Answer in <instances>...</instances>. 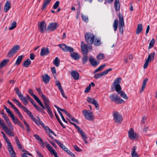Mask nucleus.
<instances>
[{"label":"nucleus","mask_w":157,"mask_h":157,"mask_svg":"<svg viewBox=\"0 0 157 157\" xmlns=\"http://www.w3.org/2000/svg\"><path fill=\"white\" fill-rule=\"evenodd\" d=\"M89 61L90 64L94 67L98 65L99 63V62H97L96 60L91 56L90 57Z\"/></svg>","instance_id":"obj_17"},{"label":"nucleus","mask_w":157,"mask_h":157,"mask_svg":"<svg viewBox=\"0 0 157 157\" xmlns=\"http://www.w3.org/2000/svg\"><path fill=\"white\" fill-rule=\"evenodd\" d=\"M59 26L58 24L56 22H52L49 23L47 29L50 31H54Z\"/></svg>","instance_id":"obj_13"},{"label":"nucleus","mask_w":157,"mask_h":157,"mask_svg":"<svg viewBox=\"0 0 157 157\" xmlns=\"http://www.w3.org/2000/svg\"><path fill=\"white\" fill-rule=\"evenodd\" d=\"M68 117L72 121L75 122L78 124H79V122L78 121V120L74 118L71 115V116H69Z\"/></svg>","instance_id":"obj_51"},{"label":"nucleus","mask_w":157,"mask_h":157,"mask_svg":"<svg viewBox=\"0 0 157 157\" xmlns=\"http://www.w3.org/2000/svg\"><path fill=\"white\" fill-rule=\"evenodd\" d=\"M42 98L44 101V104L45 108L46 109L50 107L49 106V101L48 98H47L45 96H43Z\"/></svg>","instance_id":"obj_18"},{"label":"nucleus","mask_w":157,"mask_h":157,"mask_svg":"<svg viewBox=\"0 0 157 157\" xmlns=\"http://www.w3.org/2000/svg\"><path fill=\"white\" fill-rule=\"evenodd\" d=\"M59 46L62 50L65 52H72L74 51L73 48L64 44H59Z\"/></svg>","instance_id":"obj_8"},{"label":"nucleus","mask_w":157,"mask_h":157,"mask_svg":"<svg viewBox=\"0 0 157 157\" xmlns=\"http://www.w3.org/2000/svg\"><path fill=\"white\" fill-rule=\"evenodd\" d=\"M55 141L59 146V147L61 148L63 150H64L66 152L68 150V148L66 147L63 144L61 143V142L56 139H54Z\"/></svg>","instance_id":"obj_19"},{"label":"nucleus","mask_w":157,"mask_h":157,"mask_svg":"<svg viewBox=\"0 0 157 157\" xmlns=\"http://www.w3.org/2000/svg\"><path fill=\"white\" fill-rule=\"evenodd\" d=\"M114 8L116 11H118L120 10L119 0H115L114 2Z\"/></svg>","instance_id":"obj_22"},{"label":"nucleus","mask_w":157,"mask_h":157,"mask_svg":"<svg viewBox=\"0 0 157 157\" xmlns=\"http://www.w3.org/2000/svg\"><path fill=\"white\" fill-rule=\"evenodd\" d=\"M94 45L95 46H98L101 44V40L99 38H96L95 39L94 43Z\"/></svg>","instance_id":"obj_41"},{"label":"nucleus","mask_w":157,"mask_h":157,"mask_svg":"<svg viewBox=\"0 0 157 157\" xmlns=\"http://www.w3.org/2000/svg\"><path fill=\"white\" fill-rule=\"evenodd\" d=\"M34 106L37 110V111H39L43 113H45V112L44 110V109H45V107L44 105V108H43L42 107V108H40L38 105L36 104L34 105Z\"/></svg>","instance_id":"obj_31"},{"label":"nucleus","mask_w":157,"mask_h":157,"mask_svg":"<svg viewBox=\"0 0 157 157\" xmlns=\"http://www.w3.org/2000/svg\"><path fill=\"white\" fill-rule=\"evenodd\" d=\"M91 89L90 85L87 87L85 89L84 92L85 93H88L90 90Z\"/></svg>","instance_id":"obj_61"},{"label":"nucleus","mask_w":157,"mask_h":157,"mask_svg":"<svg viewBox=\"0 0 157 157\" xmlns=\"http://www.w3.org/2000/svg\"><path fill=\"white\" fill-rule=\"evenodd\" d=\"M23 152H24L23 153L25 154V155H30L31 156H33V155L31 153H29V152L27 151L26 150L23 149L22 150Z\"/></svg>","instance_id":"obj_62"},{"label":"nucleus","mask_w":157,"mask_h":157,"mask_svg":"<svg viewBox=\"0 0 157 157\" xmlns=\"http://www.w3.org/2000/svg\"><path fill=\"white\" fill-rule=\"evenodd\" d=\"M148 78H145L143 81V82L142 86L141 88L140 91V93H141L144 90V89L145 88L146 86V84L147 82L148 81Z\"/></svg>","instance_id":"obj_29"},{"label":"nucleus","mask_w":157,"mask_h":157,"mask_svg":"<svg viewBox=\"0 0 157 157\" xmlns=\"http://www.w3.org/2000/svg\"><path fill=\"white\" fill-rule=\"evenodd\" d=\"M105 56L103 54L101 53L99 54L97 57V58L98 60H101L103 59L104 57Z\"/></svg>","instance_id":"obj_53"},{"label":"nucleus","mask_w":157,"mask_h":157,"mask_svg":"<svg viewBox=\"0 0 157 157\" xmlns=\"http://www.w3.org/2000/svg\"><path fill=\"white\" fill-rule=\"evenodd\" d=\"M118 20L117 19L115 20L113 24V27L114 31H116L117 29V26L118 25Z\"/></svg>","instance_id":"obj_37"},{"label":"nucleus","mask_w":157,"mask_h":157,"mask_svg":"<svg viewBox=\"0 0 157 157\" xmlns=\"http://www.w3.org/2000/svg\"><path fill=\"white\" fill-rule=\"evenodd\" d=\"M23 122L28 132H29L30 131V129L29 124L25 120H24Z\"/></svg>","instance_id":"obj_58"},{"label":"nucleus","mask_w":157,"mask_h":157,"mask_svg":"<svg viewBox=\"0 0 157 157\" xmlns=\"http://www.w3.org/2000/svg\"><path fill=\"white\" fill-rule=\"evenodd\" d=\"M20 48V47L19 45H16L13 47L11 49V50L8 52V57H12L15 53Z\"/></svg>","instance_id":"obj_12"},{"label":"nucleus","mask_w":157,"mask_h":157,"mask_svg":"<svg viewBox=\"0 0 157 157\" xmlns=\"http://www.w3.org/2000/svg\"><path fill=\"white\" fill-rule=\"evenodd\" d=\"M49 53L50 52L48 48L44 47L41 49L40 55L41 56H44L48 55Z\"/></svg>","instance_id":"obj_16"},{"label":"nucleus","mask_w":157,"mask_h":157,"mask_svg":"<svg viewBox=\"0 0 157 157\" xmlns=\"http://www.w3.org/2000/svg\"><path fill=\"white\" fill-rule=\"evenodd\" d=\"M136 147L134 146L132 148L131 152V155L132 157H138V155L136 151Z\"/></svg>","instance_id":"obj_24"},{"label":"nucleus","mask_w":157,"mask_h":157,"mask_svg":"<svg viewBox=\"0 0 157 157\" xmlns=\"http://www.w3.org/2000/svg\"><path fill=\"white\" fill-rule=\"evenodd\" d=\"M109 98L111 101L118 104H121L125 102L124 100L121 99L120 97H118L117 95L115 94L110 95Z\"/></svg>","instance_id":"obj_3"},{"label":"nucleus","mask_w":157,"mask_h":157,"mask_svg":"<svg viewBox=\"0 0 157 157\" xmlns=\"http://www.w3.org/2000/svg\"><path fill=\"white\" fill-rule=\"evenodd\" d=\"M10 3L8 1H7L5 3L4 11L5 12H7L10 8Z\"/></svg>","instance_id":"obj_21"},{"label":"nucleus","mask_w":157,"mask_h":157,"mask_svg":"<svg viewBox=\"0 0 157 157\" xmlns=\"http://www.w3.org/2000/svg\"><path fill=\"white\" fill-rule=\"evenodd\" d=\"M0 126H2V128H6V126L4 121L0 117Z\"/></svg>","instance_id":"obj_48"},{"label":"nucleus","mask_w":157,"mask_h":157,"mask_svg":"<svg viewBox=\"0 0 157 157\" xmlns=\"http://www.w3.org/2000/svg\"><path fill=\"white\" fill-rule=\"evenodd\" d=\"M23 110L29 116L32 114V113L26 107L24 108Z\"/></svg>","instance_id":"obj_55"},{"label":"nucleus","mask_w":157,"mask_h":157,"mask_svg":"<svg viewBox=\"0 0 157 157\" xmlns=\"http://www.w3.org/2000/svg\"><path fill=\"white\" fill-rule=\"evenodd\" d=\"M14 90L19 98H21V97H22L23 95L21 94V92L20 91V90H19L18 88L17 87L15 88Z\"/></svg>","instance_id":"obj_36"},{"label":"nucleus","mask_w":157,"mask_h":157,"mask_svg":"<svg viewBox=\"0 0 157 157\" xmlns=\"http://www.w3.org/2000/svg\"><path fill=\"white\" fill-rule=\"evenodd\" d=\"M6 110L7 113L10 116V117L14 115L13 113L8 108H7L6 109Z\"/></svg>","instance_id":"obj_56"},{"label":"nucleus","mask_w":157,"mask_h":157,"mask_svg":"<svg viewBox=\"0 0 157 157\" xmlns=\"http://www.w3.org/2000/svg\"><path fill=\"white\" fill-rule=\"evenodd\" d=\"M8 149L10 153L12 152L14 153V152L11 144L8 145Z\"/></svg>","instance_id":"obj_46"},{"label":"nucleus","mask_w":157,"mask_h":157,"mask_svg":"<svg viewBox=\"0 0 157 157\" xmlns=\"http://www.w3.org/2000/svg\"><path fill=\"white\" fill-rule=\"evenodd\" d=\"M43 81L46 83H48L50 78V77L47 74L44 75L42 76Z\"/></svg>","instance_id":"obj_26"},{"label":"nucleus","mask_w":157,"mask_h":157,"mask_svg":"<svg viewBox=\"0 0 157 157\" xmlns=\"http://www.w3.org/2000/svg\"><path fill=\"white\" fill-rule=\"evenodd\" d=\"M81 137L84 142V143L86 144H88V142L86 140V139L87 138L86 134L84 133V134L81 135Z\"/></svg>","instance_id":"obj_40"},{"label":"nucleus","mask_w":157,"mask_h":157,"mask_svg":"<svg viewBox=\"0 0 157 157\" xmlns=\"http://www.w3.org/2000/svg\"><path fill=\"white\" fill-rule=\"evenodd\" d=\"M155 55V52L151 53L149 55L148 58L146 59V62L144 65L143 68L144 69H146L147 68L149 62L154 60Z\"/></svg>","instance_id":"obj_7"},{"label":"nucleus","mask_w":157,"mask_h":157,"mask_svg":"<svg viewBox=\"0 0 157 157\" xmlns=\"http://www.w3.org/2000/svg\"><path fill=\"white\" fill-rule=\"evenodd\" d=\"M71 75L75 80H78L79 78V74L76 71H73L71 72Z\"/></svg>","instance_id":"obj_23"},{"label":"nucleus","mask_w":157,"mask_h":157,"mask_svg":"<svg viewBox=\"0 0 157 157\" xmlns=\"http://www.w3.org/2000/svg\"><path fill=\"white\" fill-rule=\"evenodd\" d=\"M31 64V61L29 59L25 60L23 64V65L25 67H28Z\"/></svg>","instance_id":"obj_30"},{"label":"nucleus","mask_w":157,"mask_h":157,"mask_svg":"<svg viewBox=\"0 0 157 157\" xmlns=\"http://www.w3.org/2000/svg\"><path fill=\"white\" fill-rule=\"evenodd\" d=\"M29 92L30 94L33 98L37 102L38 104L42 107L44 108V105L42 103L39 99V98L36 96V95L33 94V91L31 89H29Z\"/></svg>","instance_id":"obj_10"},{"label":"nucleus","mask_w":157,"mask_h":157,"mask_svg":"<svg viewBox=\"0 0 157 157\" xmlns=\"http://www.w3.org/2000/svg\"><path fill=\"white\" fill-rule=\"evenodd\" d=\"M16 27V21L13 22L11 24V26L9 28V29L12 30L14 29Z\"/></svg>","instance_id":"obj_47"},{"label":"nucleus","mask_w":157,"mask_h":157,"mask_svg":"<svg viewBox=\"0 0 157 157\" xmlns=\"http://www.w3.org/2000/svg\"><path fill=\"white\" fill-rule=\"evenodd\" d=\"M15 141L16 142V144H17V146L20 149H21L22 148V146L21 144L18 140V138L17 136L15 137Z\"/></svg>","instance_id":"obj_42"},{"label":"nucleus","mask_w":157,"mask_h":157,"mask_svg":"<svg viewBox=\"0 0 157 157\" xmlns=\"http://www.w3.org/2000/svg\"><path fill=\"white\" fill-rule=\"evenodd\" d=\"M60 60L58 57H56L53 60V63L56 67H58L60 64Z\"/></svg>","instance_id":"obj_35"},{"label":"nucleus","mask_w":157,"mask_h":157,"mask_svg":"<svg viewBox=\"0 0 157 157\" xmlns=\"http://www.w3.org/2000/svg\"><path fill=\"white\" fill-rule=\"evenodd\" d=\"M112 70V69L111 68H110L108 69L105 71H104L102 72H101V73L102 75H107L108 74V72L109 71H110Z\"/></svg>","instance_id":"obj_52"},{"label":"nucleus","mask_w":157,"mask_h":157,"mask_svg":"<svg viewBox=\"0 0 157 157\" xmlns=\"http://www.w3.org/2000/svg\"><path fill=\"white\" fill-rule=\"evenodd\" d=\"M12 100L15 103V104L20 108H22L23 109L25 107L22 105L21 103L20 102V101L18 100H17L15 98H13L12 99Z\"/></svg>","instance_id":"obj_28"},{"label":"nucleus","mask_w":157,"mask_h":157,"mask_svg":"<svg viewBox=\"0 0 157 157\" xmlns=\"http://www.w3.org/2000/svg\"><path fill=\"white\" fill-rule=\"evenodd\" d=\"M86 41L89 44H92L94 43L95 39V36L93 34L90 33H86L85 36Z\"/></svg>","instance_id":"obj_4"},{"label":"nucleus","mask_w":157,"mask_h":157,"mask_svg":"<svg viewBox=\"0 0 157 157\" xmlns=\"http://www.w3.org/2000/svg\"><path fill=\"white\" fill-rule=\"evenodd\" d=\"M74 148L75 150L77 151L80 152L81 151V149H80L76 145L74 146Z\"/></svg>","instance_id":"obj_63"},{"label":"nucleus","mask_w":157,"mask_h":157,"mask_svg":"<svg viewBox=\"0 0 157 157\" xmlns=\"http://www.w3.org/2000/svg\"><path fill=\"white\" fill-rule=\"evenodd\" d=\"M51 0H44L43 4V6L42 7V10H44L46 8V6L48 5L50 3Z\"/></svg>","instance_id":"obj_34"},{"label":"nucleus","mask_w":157,"mask_h":157,"mask_svg":"<svg viewBox=\"0 0 157 157\" xmlns=\"http://www.w3.org/2000/svg\"><path fill=\"white\" fill-rule=\"evenodd\" d=\"M81 49L84 53L87 54L88 52L87 44H86L85 43L82 41L81 45Z\"/></svg>","instance_id":"obj_15"},{"label":"nucleus","mask_w":157,"mask_h":157,"mask_svg":"<svg viewBox=\"0 0 157 157\" xmlns=\"http://www.w3.org/2000/svg\"><path fill=\"white\" fill-rule=\"evenodd\" d=\"M70 55L72 59L76 60H78L80 57V55L77 53L75 52H73L71 53Z\"/></svg>","instance_id":"obj_20"},{"label":"nucleus","mask_w":157,"mask_h":157,"mask_svg":"<svg viewBox=\"0 0 157 157\" xmlns=\"http://www.w3.org/2000/svg\"><path fill=\"white\" fill-rule=\"evenodd\" d=\"M76 129L80 133L81 135L85 133L82 129H81L79 127H77Z\"/></svg>","instance_id":"obj_64"},{"label":"nucleus","mask_w":157,"mask_h":157,"mask_svg":"<svg viewBox=\"0 0 157 157\" xmlns=\"http://www.w3.org/2000/svg\"><path fill=\"white\" fill-rule=\"evenodd\" d=\"M60 110L64 113L68 117L71 116V114L66 110L61 109Z\"/></svg>","instance_id":"obj_60"},{"label":"nucleus","mask_w":157,"mask_h":157,"mask_svg":"<svg viewBox=\"0 0 157 157\" xmlns=\"http://www.w3.org/2000/svg\"><path fill=\"white\" fill-rule=\"evenodd\" d=\"M142 27V25L141 24H139L138 25L136 32V34L138 35L143 30Z\"/></svg>","instance_id":"obj_25"},{"label":"nucleus","mask_w":157,"mask_h":157,"mask_svg":"<svg viewBox=\"0 0 157 157\" xmlns=\"http://www.w3.org/2000/svg\"><path fill=\"white\" fill-rule=\"evenodd\" d=\"M11 118H12L13 121V123L15 124H18L19 122H20V121H19V120L17 118H15L14 117V115L11 117Z\"/></svg>","instance_id":"obj_38"},{"label":"nucleus","mask_w":157,"mask_h":157,"mask_svg":"<svg viewBox=\"0 0 157 157\" xmlns=\"http://www.w3.org/2000/svg\"><path fill=\"white\" fill-rule=\"evenodd\" d=\"M88 60V57L87 56H84L82 58V62L83 64H85L86 63Z\"/></svg>","instance_id":"obj_54"},{"label":"nucleus","mask_w":157,"mask_h":157,"mask_svg":"<svg viewBox=\"0 0 157 157\" xmlns=\"http://www.w3.org/2000/svg\"><path fill=\"white\" fill-rule=\"evenodd\" d=\"M20 99L25 105H27L28 103V101H27L26 98L24 97L23 96H22V97H21L20 98Z\"/></svg>","instance_id":"obj_39"},{"label":"nucleus","mask_w":157,"mask_h":157,"mask_svg":"<svg viewBox=\"0 0 157 157\" xmlns=\"http://www.w3.org/2000/svg\"><path fill=\"white\" fill-rule=\"evenodd\" d=\"M121 78L119 77L116 79L113 82V85L115 87L116 91L120 94L121 97L127 99L128 98L126 94L123 91L121 90V88L120 83Z\"/></svg>","instance_id":"obj_1"},{"label":"nucleus","mask_w":157,"mask_h":157,"mask_svg":"<svg viewBox=\"0 0 157 157\" xmlns=\"http://www.w3.org/2000/svg\"><path fill=\"white\" fill-rule=\"evenodd\" d=\"M85 118L86 120L90 121L94 120V117L92 112H90L88 110L85 109L82 111Z\"/></svg>","instance_id":"obj_5"},{"label":"nucleus","mask_w":157,"mask_h":157,"mask_svg":"<svg viewBox=\"0 0 157 157\" xmlns=\"http://www.w3.org/2000/svg\"><path fill=\"white\" fill-rule=\"evenodd\" d=\"M23 55L19 56L17 58L15 65H19L21 62L22 58L24 57Z\"/></svg>","instance_id":"obj_33"},{"label":"nucleus","mask_w":157,"mask_h":157,"mask_svg":"<svg viewBox=\"0 0 157 157\" xmlns=\"http://www.w3.org/2000/svg\"><path fill=\"white\" fill-rule=\"evenodd\" d=\"M128 136L129 139L132 140L137 138V135L132 128H130L129 129L128 131Z\"/></svg>","instance_id":"obj_9"},{"label":"nucleus","mask_w":157,"mask_h":157,"mask_svg":"<svg viewBox=\"0 0 157 157\" xmlns=\"http://www.w3.org/2000/svg\"><path fill=\"white\" fill-rule=\"evenodd\" d=\"M113 120L117 124H120L122 122L123 118L121 114L117 111H114L113 112Z\"/></svg>","instance_id":"obj_2"},{"label":"nucleus","mask_w":157,"mask_h":157,"mask_svg":"<svg viewBox=\"0 0 157 157\" xmlns=\"http://www.w3.org/2000/svg\"><path fill=\"white\" fill-rule=\"evenodd\" d=\"M59 3V1H56L53 6L54 9H56L58 7Z\"/></svg>","instance_id":"obj_59"},{"label":"nucleus","mask_w":157,"mask_h":157,"mask_svg":"<svg viewBox=\"0 0 157 157\" xmlns=\"http://www.w3.org/2000/svg\"><path fill=\"white\" fill-rule=\"evenodd\" d=\"M105 66V64H103L100 66L98 68L95 70L94 73H96L98 71H101L103 68Z\"/></svg>","instance_id":"obj_45"},{"label":"nucleus","mask_w":157,"mask_h":157,"mask_svg":"<svg viewBox=\"0 0 157 157\" xmlns=\"http://www.w3.org/2000/svg\"><path fill=\"white\" fill-rule=\"evenodd\" d=\"M81 17L82 20L85 22H87L88 21V18L86 16L81 13Z\"/></svg>","instance_id":"obj_44"},{"label":"nucleus","mask_w":157,"mask_h":157,"mask_svg":"<svg viewBox=\"0 0 157 157\" xmlns=\"http://www.w3.org/2000/svg\"><path fill=\"white\" fill-rule=\"evenodd\" d=\"M47 110L48 113L50 117L51 118H52L53 117V115L52 113V112L51 110V108L50 107L47 108L46 109Z\"/></svg>","instance_id":"obj_43"},{"label":"nucleus","mask_w":157,"mask_h":157,"mask_svg":"<svg viewBox=\"0 0 157 157\" xmlns=\"http://www.w3.org/2000/svg\"><path fill=\"white\" fill-rule=\"evenodd\" d=\"M155 42V40L154 39H152L148 47V49L151 48L154 46Z\"/></svg>","instance_id":"obj_49"},{"label":"nucleus","mask_w":157,"mask_h":157,"mask_svg":"<svg viewBox=\"0 0 157 157\" xmlns=\"http://www.w3.org/2000/svg\"><path fill=\"white\" fill-rule=\"evenodd\" d=\"M3 129L4 130H6V133L8 135L10 136H14V133L11 131L12 130L8 129L6 126V128H4Z\"/></svg>","instance_id":"obj_27"},{"label":"nucleus","mask_w":157,"mask_h":157,"mask_svg":"<svg viewBox=\"0 0 157 157\" xmlns=\"http://www.w3.org/2000/svg\"><path fill=\"white\" fill-rule=\"evenodd\" d=\"M9 59H5L2 61L0 63V68L3 67L9 62Z\"/></svg>","instance_id":"obj_32"},{"label":"nucleus","mask_w":157,"mask_h":157,"mask_svg":"<svg viewBox=\"0 0 157 157\" xmlns=\"http://www.w3.org/2000/svg\"><path fill=\"white\" fill-rule=\"evenodd\" d=\"M86 100L88 102L94 105L97 110L99 109V105L97 101L94 98L89 97L87 98Z\"/></svg>","instance_id":"obj_11"},{"label":"nucleus","mask_w":157,"mask_h":157,"mask_svg":"<svg viewBox=\"0 0 157 157\" xmlns=\"http://www.w3.org/2000/svg\"><path fill=\"white\" fill-rule=\"evenodd\" d=\"M102 76V75L101 72L98 74H95L94 76V78L96 79H97L101 78Z\"/></svg>","instance_id":"obj_50"},{"label":"nucleus","mask_w":157,"mask_h":157,"mask_svg":"<svg viewBox=\"0 0 157 157\" xmlns=\"http://www.w3.org/2000/svg\"><path fill=\"white\" fill-rule=\"evenodd\" d=\"M119 31L121 34H122L123 33V27L124 25L123 16L122 14H119Z\"/></svg>","instance_id":"obj_6"},{"label":"nucleus","mask_w":157,"mask_h":157,"mask_svg":"<svg viewBox=\"0 0 157 157\" xmlns=\"http://www.w3.org/2000/svg\"><path fill=\"white\" fill-rule=\"evenodd\" d=\"M56 86H57L58 87V89L59 90L62 89L61 84L59 81H56Z\"/></svg>","instance_id":"obj_57"},{"label":"nucleus","mask_w":157,"mask_h":157,"mask_svg":"<svg viewBox=\"0 0 157 157\" xmlns=\"http://www.w3.org/2000/svg\"><path fill=\"white\" fill-rule=\"evenodd\" d=\"M39 29L41 33H44L46 28V24L44 21L40 22L39 24Z\"/></svg>","instance_id":"obj_14"}]
</instances>
